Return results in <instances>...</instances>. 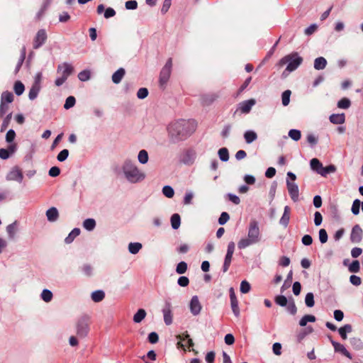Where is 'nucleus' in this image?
I'll return each instance as SVG.
<instances>
[{"mask_svg":"<svg viewBox=\"0 0 363 363\" xmlns=\"http://www.w3.org/2000/svg\"><path fill=\"white\" fill-rule=\"evenodd\" d=\"M41 298L45 302H50L52 298V293L48 289H43L41 293Z\"/></svg>","mask_w":363,"mask_h":363,"instance_id":"44","label":"nucleus"},{"mask_svg":"<svg viewBox=\"0 0 363 363\" xmlns=\"http://www.w3.org/2000/svg\"><path fill=\"white\" fill-rule=\"evenodd\" d=\"M58 216V211L55 207H51L46 211L47 218L50 222L57 220Z\"/></svg>","mask_w":363,"mask_h":363,"instance_id":"21","label":"nucleus"},{"mask_svg":"<svg viewBox=\"0 0 363 363\" xmlns=\"http://www.w3.org/2000/svg\"><path fill=\"white\" fill-rule=\"evenodd\" d=\"M302 62V57H300L297 52H293L284 56L279 62L280 66L287 64L286 68L282 74L284 75L286 72L289 73L296 70Z\"/></svg>","mask_w":363,"mask_h":363,"instance_id":"4","label":"nucleus"},{"mask_svg":"<svg viewBox=\"0 0 363 363\" xmlns=\"http://www.w3.org/2000/svg\"><path fill=\"white\" fill-rule=\"evenodd\" d=\"M13 89L17 96L23 94V82L20 80H17L14 84Z\"/></svg>","mask_w":363,"mask_h":363,"instance_id":"50","label":"nucleus"},{"mask_svg":"<svg viewBox=\"0 0 363 363\" xmlns=\"http://www.w3.org/2000/svg\"><path fill=\"white\" fill-rule=\"evenodd\" d=\"M47 38L48 35L45 30H39L34 38L33 48L34 49H38L42 47L43 45L45 43Z\"/></svg>","mask_w":363,"mask_h":363,"instance_id":"10","label":"nucleus"},{"mask_svg":"<svg viewBox=\"0 0 363 363\" xmlns=\"http://www.w3.org/2000/svg\"><path fill=\"white\" fill-rule=\"evenodd\" d=\"M330 121L333 124H342L345 121V116L344 113L332 114L330 115Z\"/></svg>","mask_w":363,"mask_h":363,"instance_id":"19","label":"nucleus"},{"mask_svg":"<svg viewBox=\"0 0 363 363\" xmlns=\"http://www.w3.org/2000/svg\"><path fill=\"white\" fill-rule=\"evenodd\" d=\"M232 258H233V254L226 253L225 259H224L223 266V272H226L228 270V269L230 266V264H231Z\"/></svg>","mask_w":363,"mask_h":363,"instance_id":"38","label":"nucleus"},{"mask_svg":"<svg viewBox=\"0 0 363 363\" xmlns=\"http://www.w3.org/2000/svg\"><path fill=\"white\" fill-rule=\"evenodd\" d=\"M363 231L359 225H355L352 230L350 239L352 242L358 243L362 239Z\"/></svg>","mask_w":363,"mask_h":363,"instance_id":"13","label":"nucleus"},{"mask_svg":"<svg viewBox=\"0 0 363 363\" xmlns=\"http://www.w3.org/2000/svg\"><path fill=\"white\" fill-rule=\"evenodd\" d=\"M350 343L352 345V347L356 350H361L363 349V342L359 337L350 338Z\"/></svg>","mask_w":363,"mask_h":363,"instance_id":"26","label":"nucleus"},{"mask_svg":"<svg viewBox=\"0 0 363 363\" xmlns=\"http://www.w3.org/2000/svg\"><path fill=\"white\" fill-rule=\"evenodd\" d=\"M76 99L74 96H68L66 99L65 103L64 104V108L65 109H69L70 108L73 107L75 104Z\"/></svg>","mask_w":363,"mask_h":363,"instance_id":"52","label":"nucleus"},{"mask_svg":"<svg viewBox=\"0 0 363 363\" xmlns=\"http://www.w3.org/2000/svg\"><path fill=\"white\" fill-rule=\"evenodd\" d=\"M189 308H190L191 313L194 315H197L200 313L202 307H201V305L199 302V298L197 296H194L191 298L190 304H189Z\"/></svg>","mask_w":363,"mask_h":363,"instance_id":"12","label":"nucleus"},{"mask_svg":"<svg viewBox=\"0 0 363 363\" xmlns=\"http://www.w3.org/2000/svg\"><path fill=\"white\" fill-rule=\"evenodd\" d=\"M286 186L291 199L294 201H297L299 196L298 185L294 182H291L289 180H286Z\"/></svg>","mask_w":363,"mask_h":363,"instance_id":"11","label":"nucleus"},{"mask_svg":"<svg viewBox=\"0 0 363 363\" xmlns=\"http://www.w3.org/2000/svg\"><path fill=\"white\" fill-rule=\"evenodd\" d=\"M121 169L126 180L131 184L141 182L146 177L145 172L140 170L136 164L130 159L124 160Z\"/></svg>","mask_w":363,"mask_h":363,"instance_id":"2","label":"nucleus"},{"mask_svg":"<svg viewBox=\"0 0 363 363\" xmlns=\"http://www.w3.org/2000/svg\"><path fill=\"white\" fill-rule=\"evenodd\" d=\"M272 350L274 354L279 356L281 354V345L279 342H275L272 345Z\"/></svg>","mask_w":363,"mask_h":363,"instance_id":"64","label":"nucleus"},{"mask_svg":"<svg viewBox=\"0 0 363 363\" xmlns=\"http://www.w3.org/2000/svg\"><path fill=\"white\" fill-rule=\"evenodd\" d=\"M69 155V151L67 149L62 150L57 156V159L59 162H64L67 160Z\"/></svg>","mask_w":363,"mask_h":363,"instance_id":"57","label":"nucleus"},{"mask_svg":"<svg viewBox=\"0 0 363 363\" xmlns=\"http://www.w3.org/2000/svg\"><path fill=\"white\" fill-rule=\"evenodd\" d=\"M78 78L82 82H86L90 79V72L88 70H83L78 74Z\"/></svg>","mask_w":363,"mask_h":363,"instance_id":"55","label":"nucleus"},{"mask_svg":"<svg viewBox=\"0 0 363 363\" xmlns=\"http://www.w3.org/2000/svg\"><path fill=\"white\" fill-rule=\"evenodd\" d=\"M162 193L166 197H167L169 199L172 198L174 195V191L173 188L168 185L164 186L162 188Z\"/></svg>","mask_w":363,"mask_h":363,"instance_id":"43","label":"nucleus"},{"mask_svg":"<svg viewBox=\"0 0 363 363\" xmlns=\"http://www.w3.org/2000/svg\"><path fill=\"white\" fill-rule=\"evenodd\" d=\"M244 138L247 144H250L257 139V135L254 130H247L244 133Z\"/></svg>","mask_w":363,"mask_h":363,"instance_id":"23","label":"nucleus"},{"mask_svg":"<svg viewBox=\"0 0 363 363\" xmlns=\"http://www.w3.org/2000/svg\"><path fill=\"white\" fill-rule=\"evenodd\" d=\"M6 179L21 183L23 181V171L18 166H14L6 174Z\"/></svg>","mask_w":363,"mask_h":363,"instance_id":"9","label":"nucleus"},{"mask_svg":"<svg viewBox=\"0 0 363 363\" xmlns=\"http://www.w3.org/2000/svg\"><path fill=\"white\" fill-rule=\"evenodd\" d=\"M319 240L323 244L328 241V233L325 229H320L319 230Z\"/></svg>","mask_w":363,"mask_h":363,"instance_id":"63","label":"nucleus"},{"mask_svg":"<svg viewBox=\"0 0 363 363\" xmlns=\"http://www.w3.org/2000/svg\"><path fill=\"white\" fill-rule=\"evenodd\" d=\"M336 170V167L333 164L328 165L327 167H322L321 170L319 172V174L323 177H326L330 173H333Z\"/></svg>","mask_w":363,"mask_h":363,"instance_id":"36","label":"nucleus"},{"mask_svg":"<svg viewBox=\"0 0 363 363\" xmlns=\"http://www.w3.org/2000/svg\"><path fill=\"white\" fill-rule=\"evenodd\" d=\"M89 318L82 317L77 322V334L79 337H85L89 333Z\"/></svg>","mask_w":363,"mask_h":363,"instance_id":"8","label":"nucleus"},{"mask_svg":"<svg viewBox=\"0 0 363 363\" xmlns=\"http://www.w3.org/2000/svg\"><path fill=\"white\" fill-rule=\"evenodd\" d=\"M73 70V67L67 62L59 65L57 66V72L61 76L55 79V85L57 86L62 85L67 79L68 77L72 74Z\"/></svg>","mask_w":363,"mask_h":363,"instance_id":"5","label":"nucleus"},{"mask_svg":"<svg viewBox=\"0 0 363 363\" xmlns=\"http://www.w3.org/2000/svg\"><path fill=\"white\" fill-rule=\"evenodd\" d=\"M143 245L140 242H130L128 244V251L130 254L135 255L142 249Z\"/></svg>","mask_w":363,"mask_h":363,"instance_id":"29","label":"nucleus"},{"mask_svg":"<svg viewBox=\"0 0 363 363\" xmlns=\"http://www.w3.org/2000/svg\"><path fill=\"white\" fill-rule=\"evenodd\" d=\"M218 156L221 161L227 162L229 160V152L226 147H222L218 150Z\"/></svg>","mask_w":363,"mask_h":363,"instance_id":"39","label":"nucleus"},{"mask_svg":"<svg viewBox=\"0 0 363 363\" xmlns=\"http://www.w3.org/2000/svg\"><path fill=\"white\" fill-rule=\"evenodd\" d=\"M286 306V310L287 311L291 314V315H295L297 312V308L296 306V304L294 301V300H289V303H287V305Z\"/></svg>","mask_w":363,"mask_h":363,"instance_id":"45","label":"nucleus"},{"mask_svg":"<svg viewBox=\"0 0 363 363\" xmlns=\"http://www.w3.org/2000/svg\"><path fill=\"white\" fill-rule=\"evenodd\" d=\"M255 104V99L244 101L239 104V108L242 113H248Z\"/></svg>","mask_w":363,"mask_h":363,"instance_id":"16","label":"nucleus"},{"mask_svg":"<svg viewBox=\"0 0 363 363\" xmlns=\"http://www.w3.org/2000/svg\"><path fill=\"white\" fill-rule=\"evenodd\" d=\"M331 344L334 347V350L336 352L342 353L344 356L349 358L350 359L352 358L351 354L347 350V349L343 345L337 342H335L333 340H331Z\"/></svg>","mask_w":363,"mask_h":363,"instance_id":"15","label":"nucleus"},{"mask_svg":"<svg viewBox=\"0 0 363 363\" xmlns=\"http://www.w3.org/2000/svg\"><path fill=\"white\" fill-rule=\"evenodd\" d=\"M230 306H231V308H232V311H233L234 315L236 317H238L240 315V308L238 306V300L230 301Z\"/></svg>","mask_w":363,"mask_h":363,"instance_id":"53","label":"nucleus"},{"mask_svg":"<svg viewBox=\"0 0 363 363\" xmlns=\"http://www.w3.org/2000/svg\"><path fill=\"white\" fill-rule=\"evenodd\" d=\"M290 212H291L290 207L288 206H286L284 207V213L279 220L280 225H283L285 228L287 227V225H289V223Z\"/></svg>","mask_w":363,"mask_h":363,"instance_id":"18","label":"nucleus"},{"mask_svg":"<svg viewBox=\"0 0 363 363\" xmlns=\"http://www.w3.org/2000/svg\"><path fill=\"white\" fill-rule=\"evenodd\" d=\"M361 201L359 199H355L353 201L351 211L354 215H358L359 213Z\"/></svg>","mask_w":363,"mask_h":363,"instance_id":"54","label":"nucleus"},{"mask_svg":"<svg viewBox=\"0 0 363 363\" xmlns=\"http://www.w3.org/2000/svg\"><path fill=\"white\" fill-rule=\"evenodd\" d=\"M16 138V133L13 129H10L7 131L6 134V141L8 143H11L13 142Z\"/></svg>","mask_w":363,"mask_h":363,"instance_id":"56","label":"nucleus"},{"mask_svg":"<svg viewBox=\"0 0 363 363\" xmlns=\"http://www.w3.org/2000/svg\"><path fill=\"white\" fill-rule=\"evenodd\" d=\"M172 67V59L169 58L166 62L165 65H164V67L162 68L160 73L159 82L161 86H164L168 82L171 75Z\"/></svg>","mask_w":363,"mask_h":363,"instance_id":"7","label":"nucleus"},{"mask_svg":"<svg viewBox=\"0 0 363 363\" xmlns=\"http://www.w3.org/2000/svg\"><path fill=\"white\" fill-rule=\"evenodd\" d=\"M13 99H14V96L12 92L9 91H5L1 94V103L11 104L13 102Z\"/></svg>","mask_w":363,"mask_h":363,"instance_id":"22","label":"nucleus"},{"mask_svg":"<svg viewBox=\"0 0 363 363\" xmlns=\"http://www.w3.org/2000/svg\"><path fill=\"white\" fill-rule=\"evenodd\" d=\"M181 224V218L178 213H174L171 217V225L172 228L174 230H177L179 228Z\"/></svg>","mask_w":363,"mask_h":363,"instance_id":"33","label":"nucleus"},{"mask_svg":"<svg viewBox=\"0 0 363 363\" xmlns=\"http://www.w3.org/2000/svg\"><path fill=\"white\" fill-rule=\"evenodd\" d=\"M149 160L148 153L145 150H141L139 151L138 155V160L142 164L147 163Z\"/></svg>","mask_w":363,"mask_h":363,"instance_id":"31","label":"nucleus"},{"mask_svg":"<svg viewBox=\"0 0 363 363\" xmlns=\"http://www.w3.org/2000/svg\"><path fill=\"white\" fill-rule=\"evenodd\" d=\"M229 219H230L229 214L226 212H223L220 214V218H218V223L220 225H224L228 221Z\"/></svg>","mask_w":363,"mask_h":363,"instance_id":"61","label":"nucleus"},{"mask_svg":"<svg viewBox=\"0 0 363 363\" xmlns=\"http://www.w3.org/2000/svg\"><path fill=\"white\" fill-rule=\"evenodd\" d=\"M352 330V325L350 324H346L344 326H342L338 329V333H339L340 337L343 340H346L347 337V333H351Z\"/></svg>","mask_w":363,"mask_h":363,"instance_id":"25","label":"nucleus"},{"mask_svg":"<svg viewBox=\"0 0 363 363\" xmlns=\"http://www.w3.org/2000/svg\"><path fill=\"white\" fill-rule=\"evenodd\" d=\"M187 270V264L182 261L177 265L176 272L179 274H184Z\"/></svg>","mask_w":363,"mask_h":363,"instance_id":"46","label":"nucleus"},{"mask_svg":"<svg viewBox=\"0 0 363 363\" xmlns=\"http://www.w3.org/2000/svg\"><path fill=\"white\" fill-rule=\"evenodd\" d=\"M315 320V317L313 315H305L301 318L299 325L300 326L303 327L306 326L308 322L313 323Z\"/></svg>","mask_w":363,"mask_h":363,"instance_id":"34","label":"nucleus"},{"mask_svg":"<svg viewBox=\"0 0 363 363\" xmlns=\"http://www.w3.org/2000/svg\"><path fill=\"white\" fill-rule=\"evenodd\" d=\"M348 269L352 273H357L360 269V264L358 260H354L349 266Z\"/></svg>","mask_w":363,"mask_h":363,"instance_id":"47","label":"nucleus"},{"mask_svg":"<svg viewBox=\"0 0 363 363\" xmlns=\"http://www.w3.org/2000/svg\"><path fill=\"white\" fill-rule=\"evenodd\" d=\"M81 270L83 274L87 277H90L93 274V268L90 264H85L82 266Z\"/></svg>","mask_w":363,"mask_h":363,"instance_id":"51","label":"nucleus"},{"mask_svg":"<svg viewBox=\"0 0 363 363\" xmlns=\"http://www.w3.org/2000/svg\"><path fill=\"white\" fill-rule=\"evenodd\" d=\"M305 303L309 308H311L314 306V295L312 292H309L306 295Z\"/></svg>","mask_w":363,"mask_h":363,"instance_id":"41","label":"nucleus"},{"mask_svg":"<svg viewBox=\"0 0 363 363\" xmlns=\"http://www.w3.org/2000/svg\"><path fill=\"white\" fill-rule=\"evenodd\" d=\"M11 118H12V113H9L5 116V118H4L3 122L1 123V125L0 131L1 133L6 131V130L7 129V128L9 127V125L10 124Z\"/></svg>","mask_w":363,"mask_h":363,"instance_id":"37","label":"nucleus"},{"mask_svg":"<svg viewBox=\"0 0 363 363\" xmlns=\"http://www.w3.org/2000/svg\"><path fill=\"white\" fill-rule=\"evenodd\" d=\"M125 9L128 10H134L138 7V3L135 0L127 1L125 4Z\"/></svg>","mask_w":363,"mask_h":363,"instance_id":"62","label":"nucleus"},{"mask_svg":"<svg viewBox=\"0 0 363 363\" xmlns=\"http://www.w3.org/2000/svg\"><path fill=\"white\" fill-rule=\"evenodd\" d=\"M196 127L194 120L179 119L170 123L167 126L169 141L177 143L185 140L195 131Z\"/></svg>","mask_w":363,"mask_h":363,"instance_id":"1","label":"nucleus"},{"mask_svg":"<svg viewBox=\"0 0 363 363\" xmlns=\"http://www.w3.org/2000/svg\"><path fill=\"white\" fill-rule=\"evenodd\" d=\"M162 313L165 324L167 325H171L172 323V312L170 303L167 302L165 303V306L162 308Z\"/></svg>","mask_w":363,"mask_h":363,"instance_id":"14","label":"nucleus"},{"mask_svg":"<svg viewBox=\"0 0 363 363\" xmlns=\"http://www.w3.org/2000/svg\"><path fill=\"white\" fill-rule=\"evenodd\" d=\"M125 74V71L123 68H119L112 75V81L114 84H119Z\"/></svg>","mask_w":363,"mask_h":363,"instance_id":"20","label":"nucleus"},{"mask_svg":"<svg viewBox=\"0 0 363 363\" xmlns=\"http://www.w3.org/2000/svg\"><path fill=\"white\" fill-rule=\"evenodd\" d=\"M148 96V90L147 88H140L137 92V96L140 99H144Z\"/></svg>","mask_w":363,"mask_h":363,"instance_id":"60","label":"nucleus"},{"mask_svg":"<svg viewBox=\"0 0 363 363\" xmlns=\"http://www.w3.org/2000/svg\"><path fill=\"white\" fill-rule=\"evenodd\" d=\"M146 315V311L144 309L140 308L138 310L136 313L133 315V320L134 323H140L145 318Z\"/></svg>","mask_w":363,"mask_h":363,"instance_id":"28","label":"nucleus"},{"mask_svg":"<svg viewBox=\"0 0 363 363\" xmlns=\"http://www.w3.org/2000/svg\"><path fill=\"white\" fill-rule=\"evenodd\" d=\"M311 168L319 174L321 170L323 164L317 158H313L310 162Z\"/></svg>","mask_w":363,"mask_h":363,"instance_id":"32","label":"nucleus"},{"mask_svg":"<svg viewBox=\"0 0 363 363\" xmlns=\"http://www.w3.org/2000/svg\"><path fill=\"white\" fill-rule=\"evenodd\" d=\"M42 77V73L40 72H37L34 76L33 83L28 92V99L30 101L35 100L38 97V94L41 90Z\"/></svg>","mask_w":363,"mask_h":363,"instance_id":"6","label":"nucleus"},{"mask_svg":"<svg viewBox=\"0 0 363 363\" xmlns=\"http://www.w3.org/2000/svg\"><path fill=\"white\" fill-rule=\"evenodd\" d=\"M260 240L261 233L258 222L255 220H252L248 226L247 236L240 240L238 247L239 249L242 250L259 242Z\"/></svg>","mask_w":363,"mask_h":363,"instance_id":"3","label":"nucleus"},{"mask_svg":"<svg viewBox=\"0 0 363 363\" xmlns=\"http://www.w3.org/2000/svg\"><path fill=\"white\" fill-rule=\"evenodd\" d=\"M351 105L350 100L347 98H343L337 102V107L340 108L347 109Z\"/></svg>","mask_w":363,"mask_h":363,"instance_id":"49","label":"nucleus"},{"mask_svg":"<svg viewBox=\"0 0 363 363\" xmlns=\"http://www.w3.org/2000/svg\"><path fill=\"white\" fill-rule=\"evenodd\" d=\"M80 233V230L79 228H74L69 235L65 238V242L67 244H70L73 242L74 238L77 237Z\"/></svg>","mask_w":363,"mask_h":363,"instance_id":"30","label":"nucleus"},{"mask_svg":"<svg viewBox=\"0 0 363 363\" xmlns=\"http://www.w3.org/2000/svg\"><path fill=\"white\" fill-rule=\"evenodd\" d=\"M95 226H96V221L93 218H87V219L84 220L83 222V227L89 231L93 230L94 229Z\"/></svg>","mask_w":363,"mask_h":363,"instance_id":"35","label":"nucleus"},{"mask_svg":"<svg viewBox=\"0 0 363 363\" xmlns=\"http://www.w3.org/2000/svg\"><path fill=\"white\" fill-rule=\"evenodd\" d=\"M251 286L249 282L244 280L240 284V291L242 294H247L250 291Z\"/></svg>","mask_w":363,"mask_h":363,"instance_id":"58","label":"nucleus"},{"mask_svg":"<svg viewBox=\"0 0 363 363\" xmlns=\"http://www.w3.org/2000/svg\"><path fill=\"white\" fill-rule=\"evenodd\" d=\"M19 226V222L15 220L13 223L9 224L6 227V232L9 239H14L18 228Z\"/></svg>","mask_w":363,"mask_h":363,"instance_id":"17","label":"nucleus"},{"mask_svg":"<svg viewBox=\"0 0 363 363\" xmlns=\"http://www.w3.org/2000/svg\"><path fill=\"white\" fill-rule=\"evenodd\" d=\"M289 136L294 141H298L301 138V133L299 130L291 129L289 131Z\"/></svg>","mask_w":363,"mask_h":363,"instance_id":"40","label":"nucleus"},{"mask_svg":"<svg viewBox=\"0 0 363 363\" xmlns=\"http://www.w3.org/2000/svg\"><path fill=\"white\" fill-rule=\"evenodd\" d=\"M194 193L191 191H186L184 197V204L189 205L191 203Z\"/></svg>","mask_w":363,"mask_h":363,"instance_id":"59","label":"nucleus"},{"mask_svg":"<svg viewBox=\"0 0 363 363\" xmlns=\"http://www.w3.org/2000/svg\"><path fill=\"white\" fill-rule=\"evenodd\" d=\"M91 297L94 302L99 303L104 298L105 293L102 290L94 291L91 293Z\"/></svg>","mask_w":363,"mask_h":363,"instance_id":"24","label":"nucleus"},{"mask_svg":"<svg viewBox=\"0 0 363 363\" xmlns=\"http://www.w3.org/2000/svg\"><path fill=\"white\" fill-rule=\"evenodd\" d=\"M327 65L326 60L323 57L316 58L314 61V68L317 70L323 69Z\"/></svg>","mask_w":363,"mask_h":363,"instance_id":"27","label":"nucleus"},{"mask_svg":"<svg viewBox=\"0 0 363 363\" xmlns=\"http://www.w3.org/2000/svg\"><path fill=\"white\" fill-rule=\"evenodd\" d=\"M291 91L290 90H286L282 93L281 95V101L282 104L284 106H286L289 105L290 102V96H291Z\"/></svg>","mask_w":363,"mask_h":363,"instance_id":"42","label":"nucleus"},{"mask_svg":"<svg viewBox=\"0 0 363 363\" xmlns=\"http://www.w3.org/2000/svg\"><path fill=\"white\" fill-rule=\"evenodd\" d=\"M275 303L280 306H286L287 305V303H289L287 298L283 296V295H279V296H277L275 297Z\"/></svg>","mask_w":363,"mask_h":363,"instance_id":"48","label":"nucleus"}]
</instances>
